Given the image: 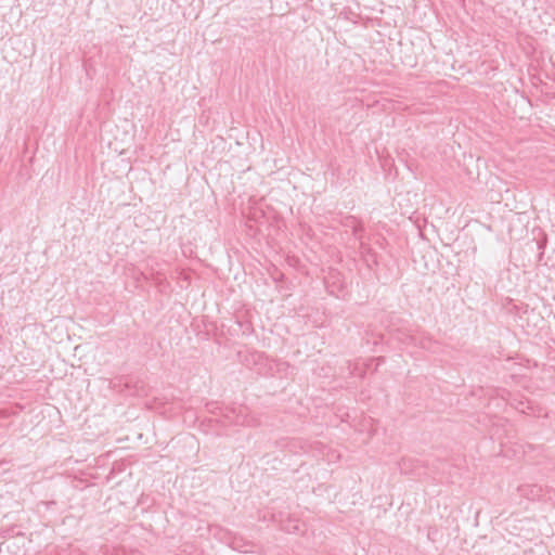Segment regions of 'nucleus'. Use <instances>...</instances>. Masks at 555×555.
Wrapping results in <instances>:
<instances>
[{"label":"nucleus","instance_id":"nucleus-1","mask_svg":"<svg viewBox=\"0 0 555 555\" xmlns=\"http://www.w3.org/2000/svg\"><path fill=\"white\" fill-rule=\"evenodd\" d=\"M271 520L278 524L281 530L287 533H299L302 531V524L284 512L272 513Z\"/></svg>","mask_w":555,"mask_h":555},{"label":"nucleus","instance_id":"nucleus-2","mask_svg":"<svg viewBox=\"0 0 555 555\" xmlns=\"http://www.w3.org/2000/svg\"><path fill=\"white\" fill-rule=\"evenodd\" d=\"M359 250H360V254H361L364 262L366 263V266L369 268H371L372 264H377L376 253L373 250V248L367 243L363 242V240L359 241Z\"/></svg>","mask_w":555,"mask_h":555},{"label":"nucleus","instance_id":"nucleus-3","mask_svg":"<svg viewBox=\"0 0 555 555\" xmlns=\"http://www.w3.org/2000/svg\"><path fill=\"white\" fill-rule=\"evenodd\" d=\"M343 225L352 230V235L356 240H362V232L364 230L363 223L358 220L354 216H348L345 218Z\"/></svg>","mask_w":555,"mask_h":555},{"label":"nucleus","instance_id":"nucleus-4","mask_svg":"<svg viewBox=\"0 0 555 555\" xmlns=\"http://www.w3.org/2000/svg\"><path fill=\"white\" fill-rule=\"evenodd\" d=\"M225 417L228 418L229 423L234 425H248L249 422L246 420L245 415H243V409L240 408L238 412H236V409H231L227 414Z\"/></svg>","mask_w":555,"mask_h":555},{"label":"nucleus","instance_id":"nucleus-5","mask_svg":"<svg viewBox=\"0 0 555 555\" xmlns=\"http://www.w3.org/2000/svg\"><path fill=\"white\" fill-rule=\"evenodd\" d=\"M391 340H395L398 344H402V345H410V344L414 343V337L411 335H408L405 333L398 332L396 334H391Z\"/></svg>","mask_w":555,"mask_h":555},{"label":"nucleus","instance_id":"nucleus-6","mask_svg":"<svg viewBox=\"0 0 555 555\" xmlns=\"http://www.w3.org/2000/svg\"><path fill=\"white\" fill-rule=\"evenodd\" d=\"M527 403L528 402H525L524 400L513 399V401L511 402V405L514 406L516 410H519L520 412L526 413L525 408H528Z\"/></svg>","mask_w":555,"mask_h":555},{"label":"nucleus","instance_id":"nucleus-7","mask_svg":"<svg viewBox=\"0 0 555 555\" xmlns=\"http://www.w3.org/2000/svg\"><path fill=\"white\" fill-rule=\"evenodd\" d=\"M511 396H512V395H511V392H509V391H505V390H504V391H503V393H502V398H503V399H505V400H507V401H509Z\"/></svg>","mask_w":555,"mask_h":555},{"label":"nucleus","instance_id":"nucleus-8","mask_svg":"<svg viewBox=\"0 0 555 555\" xmlns=\"http://www.w3.org/2000/svg\"><path fill=\"white\" fill-rule=\"evenodd\" d=\"M544 244H545V242H544V241H539V242L537 243L538 248H539V249H542V248L544 247Z\"/></svg>","mask_w":555,"mask_h":555}]
</instances>
